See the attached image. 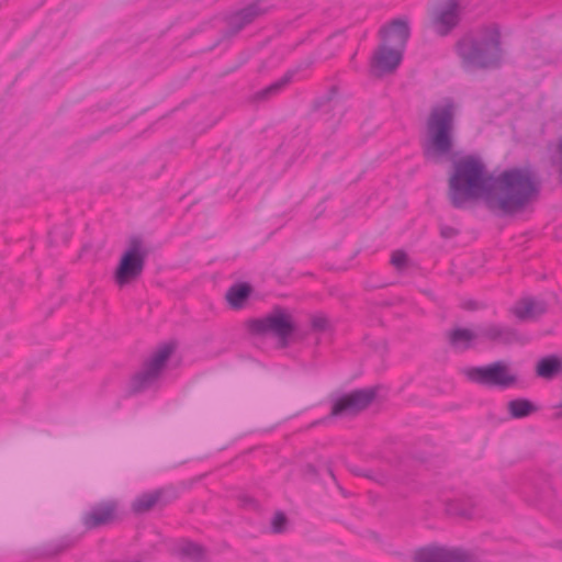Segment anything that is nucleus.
Returning <instances> with one entry per match:
<instances>
[{
    "mask_svg": "<svg viewBox=\"0 0 562 562\" xmlns=\"http://www.w3.org/2000/svg\"><path fill=\"white\" fill-rule=\"evenodd\" d=\"M538 193V175L530 165L492 172L479 155L457 158L447 177L446 196L457 209L481 204L494 214L516 216L529 209Z\"/></svg>",
    "mask_w": 562,
    "mask_h": 562,
    "instance_id": "f257e3e1",
    "label": "nucleus"
},
{
    "mask_svg": "<svg viewBox=\"0 0 562 562\" xmlns=\"http://www.w3.org/2000/svg\"><path fill=\"white\" fill-rule=\"evenodd\" d=\"M458 109L453 100H445L431 109L423 139V154L428 161L443 164L451 158Z\"/></svg>",
    "mask_w": 562,
    "mask_h": 562,
    "instance_id": "f03ea898",
    "label": "nucleus"
},
{
    "mask_svg": "<svg viewBox=\"0 0 562 562\" xmlns=\"http://www.w3.org/2000/svg\"><path fill=\"white\" fill-rule=\"evenodd\" d=\"M457 55L462 69L467 72L499 67L505 56L499 27L490 25L475 36L461 38L457 43Z\"/></svg>",
    "mask_w": 562,
    "mask_h": 562,
    "instance_id": "7ed1b4c3",
    "label": "nucleus"
},
{
    "mask_svg": "<svg viewBox=\"0 0 562 562\" xmlns=\"http://www.w3.org/2000/svg\"><path fill=\"white\" fill-rule=\"evenodd\" d=\"M148 255L149 249L144 237H128L111 271L113 285L120 291L132 289L143 276Z\"/></svg>",
    "mask_w": 562,
    "mask_h": 562,
    "instance_id": "20e7f679",
    "label": "nucleus"
},
{
    "mask_svg": "<svg viewBox=\"0 0 562 562\" xmlns=\"http://www.w3.org/2000/svg\"><path fill=\"white\" fill-rule=\"evenodd\" d=\"M464 378L479 386L501 391L517 389L521 385L519 373L505 361H495L486 366L468 367Z\"/></svg>",
    "mask_w": 562,
    "mask_h": 562,
    "instance_id": "39448f33",
    "label": "nucleus"
},
{
    "mask_svg": "<svg viewBox=\"0 0 562 562\" xmlns=\"http://www.w3.org/2000/svg\"><path fill=\"white\" fill-rule=\"evenodd\" d=\"M246 327L251 334L276 336L281 347H288L297 330L293 313L281 306H276L261 317L247 321Z\"/></svg>",
    "mask_w": 562,
    "mask_h": 562,
    "instance_id": "423d86ee",
    "label": "nucleus"
},
{
    "mask_svg": "<svg viewBox=\"0 0 562 562\" xmlns=\"http://www.w3.org/2000/svg\"><path fill=\"white\" fill-rule=\"evenodd\" d=\"M175 349V342H166L159 346L143 367L131 376L128 391L137 394L153 386L160 378Z\"/></svg>",
    "mask_w": 562,
    "mask_h": 562,
    "instance_id": "0eeeda50",
    "label": "nucleus"
},
{
    "mask_svg": "<svg viewBox=\"0 0 562 562\" xmlns=\"http://www.w3.org/2000/svg\"><path fill=\"white\" fill-rule=\"evenodd\" d=\"M412 562H480L474 551L454 546L427 543L412 551Z\"/></svg>",
    "mask_w": 562,
    "mask_h": 562,
    "instance_id": "6e6552de",
    "label": "nucleus"
},
{
    "mask_svg": "<svg viewBox=\"0 0 562 562\" xmlns=\"http://www.w3.org/2000/svg\"><path fill=\"white\" fill-rule=\"evenodd\" d=\"M464 10V0H438L428 9V26L434 33L446 36L454 30Z\"/></svg>",
    "mask_w": 562,
    "mask_h": 562,
    "instance_id": "1a4fd4ad",
    "label": "nucleus"
},
{
    "mask_svg": "<svg viewBox=\"0 0 562 562\" xmlns=\"http://www.w3.org/2000/svg\"><path fill=\"white\" fill-rule=\"evenodd\" d=\"M376 393V387H367L342 394L333 402L329 416L334 418L357 416L372 404Z\"/></svg>",
    "mask_w": 562,
    "mask_h": 562,
    "instance_id": "9d476101",
    "label": "nucleus"
},
{
    "mask_svg": "<svg viewBox=\"0 0 562 562\" xmlns=\"http://www.w3.org/2000/svg\"><path fill=\"white\" fill-rule=\"evenodd\" d=\"M548 303L543 299L526 295L518 299L509 308L510 315L520 323L537 322L548 312Z\"/></svg>",
    "mask_w": 562,
    "mask_h": 562,
    "instance_id": "9b49d317",
    "label": "nucleus"
},
{
    "mask_svg": "<svg viewBox=\"0 0 562 562\" xmlns=\"http://www.w3.org/2000/svg\"><path fill=\"white\" fill-rule=\"evenodd\" d=\"M403 50L381 44L372 54L370 67L374 76L382 77L392 74L402 60Z\"/></svg>",
    "mask_w": 562,
    "mask_h": 562,
    "instance_id": "f8f14e48",
    "label": "nucleus"
},
{
    "mask_svg": "<svg viewBox=\"0 0 562 562\" xmlns=\"http://www.w3.org/2000/svg\"><path fill=\"white\" fill-rule=\"evenodd\" d=\"M409 35V22L406 18L393 19L380 30L381 44L403 50Z\"/></svg>",
    "mask_w": 562,
    "mask_h": 562,
    "instance_id": "ddd939ff",
    "label": "nucleus"
},
{
    "mask_svg": "<svg viewBox=\"0 0 562 562\" xmlns=\"http://www.w3.org/2000/svg\"><path fill=\"white\" fill-rule=\"evenodd\" d=\"M448 345L456 351H468L480 344V331L477 327L458 325L446 334Z\"/></svg>",
    "mask_w": 562,
    "mask_h": 562,
    "instance_id": "4468645a",
    "label": "nucleus"
},
{
    "mask_svg": "<svg viewBox=\"0 0 562 562\" xmlns=\"http://www.w3.org/2000/svg\"><path fill=\"white\" fill-rule=\"evenodd\" d=\"M117 503L108 501L100 503L89 513H87L82 522L88 530L97 529L99 527L110 525L116 519Z\"/></svg>",
    "mask_w": 562,
    "mask_h": 562,
    "instance_id": "2eb2a0df",
    "label": "nucleus"
},
{
    "mask_svg": "<svg viewBox=\"0 0 562 562\" xmlns=\"http://www.w3.org/2000/svg\"><path fill=\"white\" fill-rule=\"evenodd\" d=\"M255 289L249 282H236L224 294V301L232 311H241L249 305Z\"/></svg>",
    "mask_w": 562,
    "mask_h": 562,
    "instance_id": "dca6fc26",
    "label": "nucleus"
},
{
    "mask_svg": "<svg viewBox=\"0 0 562 562\" xmlns=\"http://www.w3.org/2000/svg\"><path fill=\"white\" fill-rule=\"evenodd\" d=\"M479 328L480 340L491 344H510L517 339V333L509 328L496 323H488Z\"/></svg>",
    "mask_w": 562,
    "mask_h": 562,
    "instance_id": "f3484780",
    "label": "nucleus"
},
{
    "mask_svg": "<svg viewBox=\"0 0 562 562\" xmlns=\"http://www.w3.org/2000/svg\"><path fill=\"white\" fill-rule=\"evenodd\" d=\"M535 374L542 380L550 381L562 375V357L550 355L538 359L533 366Z\"/></svg>",
    "mask_w": 562,
    "mask_h": 562,
    "instance_id": "a211bd4d",
    "label": "nucleus"
},
{
    "mask_svg": "<svg viewBox=\"0 0 562 562\" xmlns=\"http://www.w3.org/2000/svg\"><path fill=\"white\" fill-rule=\"evenodd\" d=\"M173 553L192 562H202L206 558V549L201 543L182 539L173 548Z\"/></svg>",
    "mask_w": 562,
    "mask_h": 562,
    "instance_id": "6ab92c4d",
    "label": "nucleus"
},
{
    "mask_svg": "<svg viewBox=\"0 0 562 562\" xmlns=\"http://www.w3.org/2000/svg\"><path fill=\"white\" fill-rule=\"evenodd\" d=\"M160 497H161L160 491H150V492L143 493V494L138 495L137 497H135L134 501L132 502V505H131L132 512L135 515L146 514V513L150 512L151 509H154V507L159 502Z\"/></svg>",
    "mask_w": 562,
    "mask_h": 562,
    "instance_id": "aec40b11",
    "label": "nucleus"
},
{
    "mask_svg": "<svg viewBox=\"0 0 562 562\" xmlns=\"http://www.w3.org/2000/svg\"><path fill=\"white\" fill-rule=\"evenodd\" d=\"M266 13V10L261 8L258 3L251 4L239 12H237L232 18V24L236 25L238 29H241L246 24H249L258 16H261Z\"/></svg>",
    "mask_w": 562,
    "mask_h": 562,
    "instance_id": "412c9836",
    "label": "nucleus"
},
{
    "mask_svg": "<svg viewBox=\"0 0 562 562\" xmlns=\"http://www.w3.org/2000/svg\"><path fill=\"white\" fill-rule=\"evenodd\" d=\"M507 412L513 418H524L536 412L532 402L526 398L512 400L506 405Z\"/></svg>",
    "mask_w": 562,
    "mask_h": 562,
    "instance_id": "4be33fe9",
    "label": "nucleus"
},
{
    "mask_svg": "<svg viewBox=\"0 0 562 562\" xmlns=\"http://www.w3.org/2000/svg\"><path fill=\"white\" fill-rule=\"evenodd\" d=\"M307 324L312 333L326 334L333 331L330 317L323 312H314L308 315Z\"/></svg>",
    "mask_w": 562,
    "mask_h": 562,
    "instance_id": "5701e85b",
    "label": "nucleus"
},
{
    "mask_svg": "<svg viewBox=\"0 0 562 562\" xmlns=\"http://www.w3.org/2000/svg\"><path fill=\"white\" fill-rule=\"evenodd\" d=\"M446 513L452 517L471 519L473 517L471 508L461 499H449L446 502Z\"/></svg>",
    "mask_w": 562,
    "mask_h": 562,
    "instance_id": "b1692460",
    "label": "nucleus"
},
{
    "mask_svg": "<svg viewBox=\"0 0 562 562\" xmlns=\"http://www.w3.org/2000/svg\"><path fill=\"white\" fill-rule=\"evenodd\" d=\"M391 266L398 272H405L413 267V260L407 251L396 249L390 255Z\"/></svg>",
    "mask_w": 562,
    "mask_h": 562,
    "instance_id": "393cba45",
    "label": "nucleus"
},
{
    "mask_svg": "<svg viewBox=\"0 0 562 562\" xmlns=\"http://www.w3.org/2000/svg\"><path fill=\"white\" fill-rule=\"evenodd\" d=\"M237 502L243 509L258 510L260 508L259 501L255 496L247 493L239 494Z\"/></svg>",
    "mask_w": 562,
    "mask_h": 562,
    "instance_id": "a878e982",
    "label": "nucleus"
},
{
    "mask_svg": "<svg viewBox=\"0 0 562 562\" xmlns=\"http://www.w3.org/2000/svg\"><path fill=\"white\" fill-rule=\"evenodd\" d=\"M270 526L273 533H282L286 530L288 517L283 513L278 512L272 516Z\"/></svg>",
    "mask_w": 562,
    "mask_h": 562,
    "instance_id": "bb28decb",
    "label": "nucleus"
},
{
    "mask_svg": "<svg viewBox=\"0 0 562 562\" xmlns=\"http://www.w3.org/2000/svg\"><path fill=\"white\" fill-rule=\"evenodd\" d=\"M289 78L285 77V78H282L281 80L272 83L271 86H269L268 88H266L265 90H262L259 95L261 98H267L269 97L270 94H273V93H277L278 91H280L283 87H285L289 82Z\"/></svg>",
    "mask_w": 562,
    "mask_h": 562,
    "instance_id": "cd10ccee",
    "label": "nucleus"
},
{
    "mask_svg": "<svg viewBox=\"0 0 562 562\" xmlns=\"http://www.w3.org/2000/svg\"><path fill=\"white\" fill-rule=\"evenodd\" d=\"M555 164L562 171V136L559 138L555 147Z\"/></svg>",
    "mask_w": 562,
    "mask_h": 562,
    "instance_id": "c85d7f7f",
    "label": "nucleus"
},
{
    "mask_svg": "<svg viewBox=\"0 0 562 562\" xmlns=\"http://www.w3.org/2000/svg\"><path fill=\"white\" fill-rule=\"evenodd\" d=\"M457 234H458V231L454 227L443 226L440 228V235L443 238H453L454 236H457Z\"/></svg>",
    "mask_w": 562,
    "mask_h": 562,
    "instance_id": "c756f323",
    "label": "nucleus"
},
{
    "mask_svg": "<svg viewBox=\"0 0 562 562\" xmlns=\"http://www.w3.org/2000/svg\"><path fill=\"white\" fill-rule=\"evenodd\" d=\"M557 408L560 411L559 416H561L562 415V398H561V402L558 404Z\"/></svg>",
    "mask_w": 562,
    "mask_h": 562,
    "instance_id": "7c9ffc66",
    "label": "nucleus"
}]
</instances>
